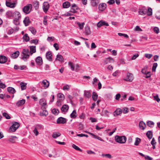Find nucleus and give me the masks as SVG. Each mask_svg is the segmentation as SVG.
<instances>
[{"label": "nucleus", "mask_w": 160, "mask_h": 160, "mask_svg": "<svg viewBox=\"0 0 160 160\" xmlns=\"http://www.w3.org/2000/svg\"><path fill=\"white\" fill-rule=\"evenodd\" d=\"M72 147L75 149L77 151H79L80 152H82V150L79 147L76 146V145L73 144L72 145Z\"/></svg>", "instance_id": "41"}, {"label": "nucleus", "mask_w": 160, "mask_h": 160, "mask_svg": "<svg viewBox=\"0 0 160 160\" xmlns=\"http://www.w3.org/2000/svg\"><path fill=\"white\" fill-rule=\"evenodd\" d=\"M115 140L118 143L123 144L126 142L127 138L124 136H119L116 135L115 137Z\"/></svg>", "instance_id": "1"}, {"label": "nucleus", "mask_w": 160, "mask_h": 160, "mask_svg": "<svg viewBox=\"0 0 160 160\" xmlns=\"http://www.w3.org/2000/svg\"><path fill=\"white\" fill-rule=\"evenodd\" d=\"M68 65L71 70L73 71L74 70V66L73 63L71 62H69L68 63Z\"/></svg>", "instance_id": "51"}, {"label": "nucleus", "mask_w": 160, "mask_h": 160, "mask_svg": "<svg viewBox=\"0 0 160 160\" xmlns=\"http://www.w3.org/2000/svg\"><path fill=\"white\" fill-rule=\"evenodd\" d=\"M158 66V64L157 63H154L153 64L152 67V72L155 71L156 68Z\"/></svg>", "instance_id": "52"}, {"label": "nucleus", "mask_w": 160, "mask_h": 160, "mask_svg": "<svg viewBox=\"0 0 160 160\" xmlns=\"http://www.w3.org/2000/svg\"><path fill=\"white\" fill-rule=\"evenodd\" d=\"M48 114V112L46 110H43L42 112L40 113V115L41 116H46Z\"/></svg>", "instance_id": "48"}, {"label": "nucleus", "mask_w": 160, "mask_h": 160, "mask_svg": "<svg viewBox=\"0 0 160 160\" xmlns=\"http://www.w3.org/2000/svg\"><path fill=\"white\" fill-rule=\"evenodd\" d=\"M88 134H89V135L93 136V137L95 138H96V139H97L101 141H102V142H104V141L102 139V138H100V137H98V136H97L96 135H95V134H93V133H91V132H88Z\"/></svg>", "instance_id": "19"}, {"label": "nucleus", "mask_w": 160, "mask_h": 160, "mask_svg": "<svg viewBox=\"0 0 160 160\" xmlns=\"http://www.w3.org/2000/svg\"><path fill=\"white\" fill-rule=\"evenodd\" d=\"M23 22L25 26H28L29 23L31 22L29 18L28 17H25L23 21Z\"/></svg>", "instance_id": "16"}, {"label": "nucleus", "mask_w": 160, "mask_h": 160, "mask_svg": "<svg viewBox=\"0 0 160 160\" xmlns=\"http://www.w3.org/2000/svg\"><path fill=\"white\" fill-rule=\"evenodd\" d=\"M77 24L78 25V27H79V28L80 29H82L84 27V25L85 24L84 22H82L81 23L79 22H77Z\"/></svg>", "instance_id": "45"}, {"label": "nucleus", "mask_w": 160, "mask_h": 160, "mask_svg": "<svg viewBox=\"0 0 160 160\" xmlns=\"http://www.w3.org/2000/svg\"><path fill=\"white\" fill-rule=\"evenodd\" d=\"M139 12L140 15H145L147 13V9L146 8H142L139 10Z\"/></svg>", "instance_id": "23"}, {"label": "nucleus", "mask_w": 160, "mask_h": 160, "mask_svg": "<svg viewBox=\"0 0 160 160\" xmlns=\"http://www.w3.org/2000/svg\"><path fill=\"white\" fill-rule=\"evenodd\" d=\"M67 121V120L65 118L62 117L59 118L57 121V123L58 124H62L65 123Z\"/></svg>", "instance_id": "6"}, {"label": "nucleus", "mask_w": 160, "mask_h": 160, "mask_svg": "<svg viewBox=\"0 0 160 160\" xmlns=\"http://www.w3.org/2000/svg\"><path fill=\"white\" fill-rule=\"evenodd\" d=\"M6 87V85L4 84H3L2 82H1V81L0 80V88H2V89H4Z\"/></svg>", "instance_id": "63"}, {"label": "nucleus", "mask_w": 160, "mask_h": 160, "mask_svg": "<svg viewBox=\"0 0 160 160\" xmlns=\"http://www.w3.org/2000/svg\"><path fill=\"white\" fill-rule=\"evenodd\" d=\"M6 4L7 7L11 8H13L15 7V4L14 3H12L7 1H6Z\"/></svg>", "instance_id": "21"}, {"label": "nucleus", "mask_w": 160, "mask_h": 160, "mask_svg": "<svg viewBox=\"0 0 160 160\" xmlns=\"http://www.w3.org/2000/svg\"><path fill=\"white\" fill-rule=\"evenodd\" d=\"M20 18H16L13 19V23L16 25H18L20 24L19 19Z\"/></svg>", "instance_id": "46"}, {"label": "nucleus", "mask_w": 160, "mask_h": 160, "mask_svg": "<svg viewBox=\"0 0 160 160\" xmlns=\"http://www.w3.org/2000/svg\"><path fill=\"white\" fill-rule=\"evenodd\" d=\"M70 6V3L68 2H65L62 4L64 8H68Z\"/></svg>", "instance_id": "29"}, {"label": "nucleus", "mask_w": 160, "mask_h": 160, "mask_svg": "<svg viewBox=\"0 0 160 160\" xmlns=\"http://www.w3.org/2000/svg\"><path fill=\"white\" fill-rule=\"evenodd\" d=\"M32 7V5L31 4H28L23 7L22 8V11L26 14H28L31 12Z\"/></svg>", "instance_id": "2"}, {"label": "nucleus", "mask_w": 160, "mask_h": 160, "mask_svg": "<svg viewBox=\"0 0 160 160\" xmlns=\"http://www.w3.org/2000/svg\"><path fill=\"white\" fill-rule=\"evenodd\" d=\"M18 128L16 127L13 125H12L10 127L9 131L10 132H15Z\"/></svg>", "instance_id": "40"}, {"label": "nucleus", "mask_w": 160, "mask_h": 160, "mask_svg": "<svg viewBox=\"0 0 160 160\" xmlns=\"http://www.w3.org/2000/svg\"><path fill=\"white\" fill-rule=\"evenodd\" d=\"M134 78L133 75L132 74L129 72H128L127 74V75L123 79L126 81L132 82Z\"/></svg>", "instance_id": "4"}, {"label": "nucleus", "mask_w": 160, "mask_h": 160, "mask_svg": "<svg viewBox=\"0 0 160 160\" xmlns=\"http://www.w3.org/2000/svg\"><path fill=\"white\" fill-rule=\"evenodd\" d=\"M106 6L107 5L106 3H101L98 5V9L100 11H103L105 9Z\"/></svg>", "instance_id": "13"}, {"label": "nucleus", "mask_w": 160, "mask_h": 160, "mask_svg": "<svg viewBox=\"0 0 160 160\" xmlns=\"http://www.w3.org/2000/svg\"><path fill=\"white\" fill-rule=\"evenodd\" d=\"M17 138V137L16 136H11L9 138V140L10 142L13 143L15 142V139Z\"/></svg>", "instance_id": "42"}, {"label": "nucleus", "mask_w": 160, "mask_h": 160, "mask_svg": "<svg viewBox=\"0 0 160 160\" xmlns=\"http://www.w3.org/2000/svg\"><path fill=\"white\" fill-rule=\"evenodd\" d=\"M38 42V40L37 39H36L32 40L30 41V42L31 43H34L35 44H37Z\"/></svg>", "instance_id": "58"}, {"label": "nucleus", "mask_w": 160, "mask_h": 160, "mask_svg": "<svg viewBox=\"0 0 160 160\" xmlns=\"http://www.w3.org/2000/svg\"><path fill=\"white\" fill-rule=\"evenodd\" d=\"M101 156L102 157H105L106 158H112V156L111 155L109 154H102Z\"/></svg>", "instance_id": "49"}, {"label": "nucleus", "mask_w": 160, "mask_h": 160, "mask_svg": "<svg viewBox=\"0 0 160 160\" xmlns=\"http://www.w3.org/2000/svg\"><path fill=\"white\" fill-rule=\"evenodd\" d=\"M52 112L53 114L55 115H57L58 114L59 112L58 109L53 108L52 110Z\"/></svg>", "instance_id": "39"}, {"label": "nucleus", "mask_w": 160, "mask_h": 160, "mask_svg": "<svg viewBox=\"0 0 160 160\" xmlns=\"http://www.w3.org/2000/svg\"><path fill=\"white\" fill-rule=\"evenodd\" d=\"M58 97L59 98H64V95L62 93H58L57 95Z\"/></svg>", "instance_id": "59"}, {"label": "nucleus", "mask_w": 160, "mask_h": 160, "mask_svg": "<svg viewBox=\"0 0 160 160\" xmlns=\"http://www.w3.org/2000/svg\"><path fill=\"white\" fill-rule=\"evenodd\" d=\"M52 55L50 51H48L46 53V57L48 60L50 61H52Z\"/></svg>", "instance_id": "12"}, {"label": "nucleus", "mask_w": 160, "mask_h": 160, "mask_svg": "<svg viewBox=\"0 0 160 160\" xmlns=\"http://www.w3.org/2000/svg\"><path fill=\"white\" fill-rule=\"evenodd\" d=\"M69 86L68 85H67L63 86V89L64 90H67L68 91L69 89Z\"/></svg>", "instance_id": "61"}, {"label": "nucleus", "mask_w": 160, "mask_h": 160, "mask_svg": "<svg viewBox=\"0 0 160 160\" xmlns=\"http://www.w3.org/2000/svg\"><path fill=\"white\" fill-rule=\"evenodd\" d=\"M49 7V5L48 2H44L43 4V9L45 12L48 11Z\"/></svg>", "instance_id": "7"}, {"label": "nucleus", "mask_w": 160, "mask_h": 160, "mask_svg": "<svg viewBox=\"0 0 160 160\" xmlns=\"http://www.w3.org/2000/svg\"><path fill=\"white\" fill-rule=\"evenodd\" d=\"M2 115L3 117H5L7 119H9L10 118V116L6 112H4L2 114Z\"/></svg>", "instance_id": "55"}, {"label": "nucleus", "mask_w": 160, "mask_h": 160, "mask_svg": "<svg viewBox=\"0 0 160 160\" xmlns=\"http://www.w3.org/2000/svg\"><path fill=\"white\" fill-rule=\"evenodd\" d=\"M20 84L21 86V87L22 90H25L26 89L27 83L23 82H21Z\"/></svg>", "instance_id": "37"}, {"label": "nucleus", "mask_w": 160, "mask_h": 160, "mask_svg": "<svg viewBox=\"0 0 160 160\" xmlns=\"http://www.w3.org/2000/svg\"><path fill=\"white\" fill-rule=\"evenodd\" d=\"M19 54V52L18 51H17L13 53L11 55V57L13 58H17Z\"/></svg>", "instance_id": "27"}, {"label": "nucleus", "mask_w": 160, "mask_h": 160, "mask_svg": "<svg viewBox=\"0 0 160 160\" xmlns=\"http://www.w3.org/2000/svg\"><path fill=\"white\" fill-rule=\"evenodd\" d=\"M98 95L96 92H93L92 95V98L93 101H96L98 98Z\"/></svg>", "instance_id": "34"}, {"label": "nucleus", "mask_w": 160, "mask_h": 160, "mask_svg": "<svg viewBox=\"0 0 160 160\" xmlns=\"http://www.w3.org/2000/svg\"><path fill=\"white\" fill-rule=\"evenodd\" d=\"M70 12H72L73 13H76L77 12L76 10H78L79 9V8L76 4L74 3L72 4Z\"/></svg>", "instance_id": "8"}, {"label": "nucleus", "mask_w": 160, "mask_h": 160, "mask_svg": "<svg viewBox=\"0 0 160 160\" xmlns=\"http://www.w3.org/2000/svg\"><path fill=\"white\" fill-rule=\"evenodd\" d=\"M9 16H12L14 19L16 18H21V16L20 15V13L18 11H15L13 12H7Z\"/></svg>", "instance_id": "3"}, {"label": "nucleus", "mask_w": 160, "mask_h": 160, "mask_svg": "<svg viewBox=\"0 0 160 160\" xmlns=\"http://www.w3.org/2000/svg\"><path fill=\"white\" fill-rule=\"evenodd\" d=\"M84 95L85 97L88 98H89L91 97V94L89 91H85Z\"/></svg>", "instance_id": "38"}, {"label": "nucleus", "mask_w": 160, "mask_h": 160, "mask_svg": "<svg viewBox=\"0 0 160 160\" xmlns=\"http://www.w3.org/2000/svg\"><path fill=\"white\" fill-rule=\"evenodd\" d=\"M12 123L13 126H14L15 127H16L17 128H18L20 126L19 123L17 122H12Z\"/></svg>", "instance_id": "53"}, {"label": "nucleus", "mask_w": 160, "mask_h": 160, "mask_svg": "<svg viewBox=\"0 0 160 160\" xmlns=\"http://www.w3.org/2000/svg\"><path fill=\"white\" fill-rule=\"evenodd\" d=\"M84 32L86 35H89L91 34L90 28L89 26L85 27Z\"/></svg>", "instance_id": "25"}, {"label": "nucleus", "mask_w": 160, "mask_h": 160, "mask_svg": "<svg viewBox=\"0 0 160 160\" xmlns=\"http://www.w3.org/2000/svg\"><path fill=\"white\" fill-rule=\"evenodd\" d=\"M153 30L156 33L158 34L159 32V28L157 27H155L153 28Z\"/></svg>", "instance_id": "60"}, {"label": "nucleus", "mask_w": 160, "mask_h": 160, "mask_svg": "<svg viewBox=\"0 0 160 160\" xmlns=\"http://www.w3.org/2000/svg\"><path fill=\"white\" fill-rule=\"evenodd\" d=\"M152 54H150L146 53L145 54V57L148 59H150L152 57Z\"/></svg>", "instance_id": "64"}, {"label": "nucleus", "mask_w": 160, "mask_h": 160, "mask_svg": "<svg viewBox=\"0 0 160 160\" xmlns=\"http://www.w3.org/2000/svg\"><path fill=\"white\" fill-rule=\"evenodd\" d=\"M139 56V54L137 53L135 55H134L131 58L132 60H135L137 58H138Z\"/></svg>", "instance_id": "57"}, {"label": "nucleus", "mask_w": 160, "mask_h": 160, "mask_svg": "<svg viewBox=\"0 0 160 160\" xmlns=\"http://www.w3.org/2000/svg\"><path fill=\"white\" fill-rule=\"evenodd\" d=\"M147 125L150 127H152L154 125V123L152 121H149L147 122Z\"/></svg>", "instance_id": "50"}, {"label": "nucleus", "mask_w": 160, "mask_h": 160, "mask_svg": "<svg viewBox=\"0 0 160 160\" xmlns=\"http://www.w3.org/2000/svg\"><path fill=\"white\" fill-rule=\"evenodd\" d=\"M23 56L22 57V59L24 61H26L27 60V59L29 57V54H22Z\"/></svg>", "instance_id": "36"}, {"label": "nucleus", "mask_w": 160, "mask_h": 160, "mask_svg": "<svg viewBox=\"0 0 160 160\" xmlns=\"http://www.w3.org/2000/svg\"><path fill=\"white\" fill-rule=\"evenodd\" d=\"M39 104L42 106V109H45L47 107L46 100L44 98L40 99L39 100Z\"/></svg>", "instance_id": "5"}, {"label": "nucleus", "mask_w": 160, "mask_h": 160, "mask_svg": "<svg viewBox=\"0 0 160 160\" xmlns=\"http://www.w3.org/2000/svg\"><path fill=\"white\" fill-rule=\"evenodd\" d=\"M56 59L59 61H63L64 60L63 57L62 55L59 54H58L57 55Z\"/></svg>", "instance_id": "35"}, {"label": "nucleus", "mask_w": 160, "mask_h": 160, "mask_svg": "<svg viewBox=\"0 0 160 160\" xmlns=\"http://www.w3.org/2000/svg\"><path fill=\"white\" fill-rule=\"evenodd\" d=\"M35 62L39 66H41L43 63L42 58L40 56H38L36 58Z\"/></svg>", "instance_id": "10"}, {"label": "nucleus", "mask_w": 160, "mask_h": 160, "mask_svg": "<svg viewBox=\"0 0 160 160\" xmlns=\"http://www.w3.org/2000/svg\"><path fill=\"white\" fill-rule=\"evenodd\" d=\"M29 29L30 31H31L32 33L33 34L35 35L36 34L37 31L33 27L30 28Z\"/></svg>", "instance_id": "54"}, {"label": "nucleus", "mask_w": 160, "mask_h": 160, "mask_svg": "<svg viewBox=\"0 0 160 160\" xmlns=\"http://www.w3.org/2000/svg\"><path fill=\"white\" fill-rule=\"evenodd\" d=\"M61 135V133L59 132H54L52 135V137L54 138H56Z\"/></svg>", "instance_id": "30"}, {"label": "nucleus", "mask_w": 160, "mask_h": 160, "mask_svg": "<svg viewBox=\"0 0 160 160\" xmlns=\"http://www.w3.org/2000/svg\"><path fill=\"white\" fill-rule=\"evenodd\" d=\"M145 74L146 76H145V77L147 78H148L151 77L150 72H146Z\"/></svg>", "instance_id": "62"}, {"label": "nucleus", "mask_w": 160, "mask_h": 160, "mask_svg": "<svg viewBox=\"0 0 160 160\" xmlns=\"http://www.w3.org/2000/svg\"><path fill=\"white\" fill-rule=\"evenodd\" d=\"M42 83L43 84V87L45 88H48L49 86V82L46 79H44L42 80Z\"/></svg>", "instance_id": "14"}, {"label": "nucleus", "mask_w": 160, "mask_h": 160, "mask_svg": "<svg viewBox=\"0 0 160 160\" xmlns=\"http://www.w3.org/2000/svg\"><path fill=\"white\" fill-rule=\"evenodd\" d=\"M77 116V113L76 110H73L72 112L70 114L71 117V118L73 119H75L76 118Z\"/></svg>", "instance_id": "28"}, {"label": "nucleus", "mask_w": 160, "mask_h": 160, "mask_svg": "<svg viewBox=\"0 0 160 160\" xmlns=\"http://www.w3.org/2000/svg\"><path fill=\"white\" fill-rule=\"evenodd\" d=\"M25 100L24 99H22V100H20L17 102L16 103V105L18 107H19L20 106L23 105L25 102Z\"/></svg>", "instance_id": "18"}, {"label": "nucleus", "mask_w": 160, "mask_h": 160, "mask_svg": "<svg viewBox=\"0 0 160 160\" xmlns=\"http://www.w3.org/2000/svg\"><path fill=\"white\" fill-rule=\"evenodd\" d=\"M122 112V110L120 108H117L114 112L113 115L115 116L121 114Z\"/></svg>", "instance_id": "17"}, {"label": "nucleus", "mask_w": 160, "mask_h": 160, "mask_svg": "<svg viewBox=\"0 0 160 160\" xmlns=\"http://www.w3.org/2000/svg\"><path fill=\"white\" fill-rule=\"evenodd\" d=\"M7 61L8 58L6 56L2 55H0V63H4L6 62Z\"/></svg>", "instance_id": "11"}, {"label": "nucleus", "mask_w": 160, "mask_h": 160, "mask_svg": "<svg viewBox=\"0 0 160 160\" xmlns=\"http://www.w3.org/2000/svg\"><path fill=\"white\" fill-rule=\"evenodd\" d=\"M22 39L23 40L25 41L26 42H28L30 40L29 37L28 36V34L27 33H25V35L23 37Z\"/></svg>", "instance_id": "32"}, {"label": "nucleus", "mask_w": 160, "mask_h": 160, "mask_svg": "<svg viewBox=\"0 0 160 160\" xmlns=\"http://www.w3.org/2000/svg\"><path fill=\"white\" fill-rule=\"evenodd\" d=\"M30 48V51L29 53L32 55L33 53H35L36 52V46H30L29 47Z\"/></svg>", "instance_id": "22"}, {"label": "nucleus", "mask_w": 160, "mask_h": 160, "mask_svg": "<svg viewBox=\"0 0 160 160\" xmlns=\"http://www.w3.org/2000/svg\"><path fill=\"white\" fill-rule=\"evenodd\" d=\"M33 6L36 10L38 8L39 4V2L37 1H34L33 2Z\"/></svg>", "instance_id": "31"}, {"label": "nucleus", "mask_w": 160, "mask_h": 160, "mask_svg": "<svg viewBox=\"0 0 160 160\" xmlns=\"http://www.w3.org/2000/svg\"><path fill=\"white\" fill-rule=\"evenodd\" d=\"M68 108L69 107L68 105L64 104L61 108V110L62 112H66L68 110Z\"/></svg>", "instance_id": "24"}, {"label": "nucleus", "mask_w": 160, "mask_h": 160, "mask_svg": "<svg viewBox=\"0 0 160 160\" xmlns=\"http://www.w3.org/2000/svg\"><path fill=\"white\" fill-rule=\"evenodd\" d=\"M141 141V139L138 138H136L135 139V141L134 143V145L136 146H138Z\"/></svg>", "instance_id": "44"}, {"label": "nucleus", "mask_w": 160, "mask_h": 160, "mask_svg": "<svg viewBox=\"0 0 160 160\" xmlns=\"http://www.w3.org/2000/svg\"><path fill=\"white\" fill-rule=\"evenodd\" d=\"M8 91L10 93L14 94L16 92L15 89L11 87H9L7 88Z\"/></svg>", "instance_id": "26"}, {"label": "nucleus", "mask_w": 160, "mask_h": 160, "mask_svg": "<svg viewBox=\"0 0 160 160\" xmlns=\"http://www.w3.org/2000/svg\"><path fill=\"white\" fill-rule=\"evenodd\" d=\"M146 135L149 139H151L152 137V133L151 131H148L146 133Z\"/></svg>", "instance_id": "33"}, {"label": "nucleus", "mask_w": 160, "mask_h": 160, "mask_svg": "<svg viewBox=\"0 0 160 160\" xmlns=\"http://www.w3.org/2000/svg\"><path fill=\"white\" fill-rule=\"evenodd\" d=\"M35 128L38 130H42L44 128L43 126L42 125L39 124L37 125Z\"/></svg>", "instance_id": "47"}, {"label": "nucleus", "mask_w": 160, "mask_h": 160, "mask_svg": "<svg viewBox=\"0 0 160 160\" xmlns=\"http://www.w3.org/2000/svg\"><path fill=\"white\" fill-rule=\"evenodd\" d=\"M147 15L149 16L152 15V9L151 8H149L148 10L147 9Z\"/></svg>", "instance_id": "43"}, {"label": "nucleus", "mask_w": 160, "mask_h": 160, "mask_svg": "<svg viewBox=\"0 0 160 160\" xmlns=\"http://www.w3.org/2000/svg\"><path fill=\"white\" fill-rule=\"evenodd\" d=\"M139 126L140 129L143 130L146 127V125L143 121H141L139 122Z\"/></svg>", "instance_id": "20"}, {"label": "nucleus", "mask_w": 160, "mask_h": 160, "mask_svg": "<svg viewBox=\"0 0 160 160\" xmlns=\"http://www.w3.org/2000/svg\"><path fill=\"white\" fill-rule=\"evenodd\" d=\"M29 50L28 49H23L22 50V54H29Z\"/></svg>", "instance_id": "56"}, {"label": "nucleus", "mask_w": 160, "mask_h": 160, "mask_svg": "<svg viewBox=\"0 0 160 160\" xmlns=\"http://www.w3.org/2000/svg\"><path fill=\"white\" fill-rule=\"evenodd\" d=\"M108 26V24L106 22H105L103 21H101L99 22L97 24V26L98 27H100L102 26Z\"/></svg>", "instance_id": "15"}, {"label": "nucleus", "mask_w": 160, "mask_h": 160, "mask_svg": "<svg viewBox=\"0 0 160 160\" xmlns=\"http://www.w3.org/2000/svg\"><path fill=\"white\" fill-rule=\"evenodd\" d=\"M114 62V59L112 58L109 57L104 60L103 63L104 64H107L109 63L113 62Z\"/></svg>", "instance_id": "9"}]
</instances>
